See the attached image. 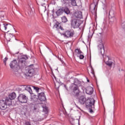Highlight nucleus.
I'll list each match as a JSON object with an SVG mask.
<instances>
[{
    "mask_svg": "<svg viewBox=\"0 0 125 125\" xmlns=\"http://www.w3.org/2000/svg\"><path fill=\"white\" fill-rule=\"evenodd\" d=\"M75 52L77 53V54L79 56L81 55V54H83V52L81 51L80 49H77L75 50Z\"/></svg>",
    "mask_w": 125,
    "mask_h": 125,
    "instance_id": "25",
    "label": "nucleus"
},
{
    "mask_svg": "<svg viewBox=\"0 0 125 125\" xmlns=\"http://www.w3.org/2000/svg\"><path fill=\"white\" fill-rule=\"evenodd\" d=\"M11 105H12V102L9 98H6L5 100L0 101V109L1 110H5L7 108V106H11Z\"/></svg>",
    "mask_w": 125,
    "mask_h": 125,
    "instance_id": "1",
    "label": "nucleus"
},
{
    "mask_svg": "<svg viewBox=\"0 0 125 125\" xmlns=\"http://www.w3.org/2000/svg\"><path fill=\"white\" fill-rule=\"evenodd\" d=\"M81 25V22L80 21L77 19H73L71 21V26L72 28L76 29V28H79Z\"/></svg>",
    "mask_w": 125,
    "mask_h": 125,
    "instance_id": "8",
    "label": "nucleus"
},
{
    "mask_svg": "<svg viewBox=\"0 0 125 125\" xmlns=\"http://www.w3.org/2000/svg\"><path fill=\"white\" fill-rule=\"evenodd\" d=\"M82 90H83V92H84V89H85V88H84V87H82Z\"/></svg>",
    "mask_w": 125,
    "mask_h": 125,
    "instance_id": "35",
    "label": "nucleus"
},
{
    "mask_svg": "<svg viewBox=\"0 0 125 125\" xmlns=\"http://www.w3.org/2000/svg\"><path fill=\"white\" fill-rule=\"evenodd\" d=\"M98 49L99 53H100V54H101L103 57H104L105 49H104V44H103V43H102V40H100L98 42Z\"/></svg>",
    "mask_w": 125,
    "mask_h": 125,
    "instance_id": "3",
    "label": "nucleus"
},
{
    "mask_svg": "<svg viewBox=\"0 0 125 125\" xmlns=\"http://www.w3.org/2000/svg\"><path fill=\"white\" fill-rule=\"evenodd\" d=\"M78 57H79L80 59H83V58H84V56H83V55H78Z\"/></svg>",
    "mask_w": 125,
    "mask_h": 125,
    "instance_id": "30",
    "label": "nucleus"
},
{
    "mask_svg": "<svg viewBox=\"0 0 125 125\" xmlns=\"http://www.w3.org/2000/svg\"><path fill=\"white\" fill-rule=\"evenodd\" d=\"M34 89H35L36 92L38 93V98L40 101H45L46 100V98L45 97V95H44V93H39L41 91V89H40L38 87L34 86Z\"/></svg>",
    "mask_w": 125,
    "mask_h": 125,
    "instance_id": "2",
    "label": "nucleus"
},
{
    "mask_svg": "<svg viewBox=\"0 0 125 125\" xmlns=\"http://www.w3.org/2000/svg\"><path fill=\"white\" fill-rule=\"evenodd\" d=\"M62 35L65 38H73V36H74V32L67 31L62 33Z\"/></svg>",
    "mask_w": 125,
    "mask_h": 125,
    "instance_id": "10",
    "label": "nucleus"
},
{
    "mask_svg": "<svg viewBox=\"0 0 125 125\" xmlns=\"http://www.w3.org/2000/svg\"><path fill=\"white\" fill-rule=\"evenodd\" d=\"M39 2L42 6V9H43L44 11L46 10V6L47 4L45 3V0H39Z\"/></svg>",
    "mask_w": 125,
    "mask_h": 125,
    "instance_id": "16",
    "label": "nucleus"
},
{
    "mask_svg": "<svg viewBox=\"0 0 125 125\" xmlns=\"http://www.w3.org/2000/svg\"><path fill=\"white\" fill-rule=\"evenodd\" d=\"M73 92L74 93L76 96H79V95H80L81 91L79 89V86H78V85H75V86H73Z\"/></svg>",
    "mask_w": 125,
    "mask_h": 125,
    "instance_id": "9",
    "label": "nucleus"
},
{
    "mask_svg": "<svg viewBox=\"0 0 125 125\" xmlns=\"http://www.w3.org/2000/svg\"><path fill=\"white\" fill-rule=\"evenodd\" d=\"M11 28H13L11 24H8L7 23H3L2 25H0V29L1 31H6V30H10Z\"/></svg>",
    "mask_w": 125,
    "mask_h": 125,
    "instance_id": "6",
    "label": "nucleus"
},
{
    "mask_svg": "<svg viewBox=\"0 0 125 125\" xmlns=\"http://www.w3.org/2000/svg\"><path fill=\"white\" fill-rule=\"evenodd\" d=\"M71 124L72 125H80V120L78 119L73 120L71 122Z\"/></svg>",
    "mask_w": 125,
    "mask_h": 125,
    "instance_id": "22",
    "label": "nucleus"
},
{
    "mask_svg": "<svg viewBox=\"0 0 125 125\" xmlns=\"http://www.w3.org/2000/svg\"><path fill=\"white\" fill-rule=\"evenodd\" d=\"M107 58L108 59H109V57H108V56H107Z\"/></svg>",
    "mask_w": 125,
    "mask_h": 125,
    "instance_id": "41",
    "label": "nucleus"
},
{
    "mask_svg": "<svg viewBox=\"0 0 125 125\" xmlns=\"http://www.w3.org/2000/svg\"><path fill=\"white\" fill-rule=\"evenodd\" d=\"M119 71H121V69H119Z\"/></svg>",
    "mask_w": 125,
    "mask_h": 125,
    "instance_id": "44",
    "label": "nucleus"
},
{
    "mask_svg": "<svg viewBox=\"0 0 125 125\" xmlns=\"http://www.w3.org/2000/svg\"><path fill=\"white\" fill-rule=\"evenodd\" d=\"M63 12L65 13L66 14H70V10H69V8L65 7L63 8Z\"/></svg>",
    "mask_w": 125,
    "mask_h": 125,
    "instance_id": "24",
    "label": "nucleus"
},
{
    "mask_svg": "<svg viewBox=\"0 0 125 125\" xmlns=\"http://www.w3.org/2000/svg\"><path fill=\"white\" fill-rule=\"evenodd\" d=\"M34 110H37V108L34 107Z\"/></svg>",
    "mask_w": 125,
    "mask_h": 125,
    "instance_id": "40",
    "label": "nucleus"
},
{
    "mask_svg": "<svg viewBox=\"0 0 125 125\" xmlns=\"http://www.w3.org/2000/svg\"><path fill=\"white\" fill-rule=\"evenodd\" d=\"M18 100L21 103H27L28 98L26 95L21 94L18 97Z\"/></svg>",
    "mask_w": 125,
    "mask_h": 125,
    "instance_id": "7",
    "label": "nucleus"
},
{
    "mask_svg": "<svg viewBox=\"0 0 125 125\" xmlns=\"http://www.w3.org/2000/svg\"><path fill=\"white\" fill-rule=\"evenodd\" d=\"M71 0V4L73 6H77V2L76 0Z\"/></svg>",
    "mask_w": 125,
    "mask_h": 125,
    "instance_id": "29",
    "label": "nucleus"
},
{
    "mask_svg": "<svg viewBox=\"0 0 125 125\" xmlns=\"http://www.w3.org/2000/svg\"><path fill=\"white\" fill-rule=\"evenodd\" d=\"M10 35H11L12 36H13V34H10Z\"/></svg>",
    "mask_w": 125,
    "mask_h": 125,
    "instance_id": "43",
    "label": "nucleus"
},
{
    "mask_svg": "<svg viewBox=\"0 0 125 125\" xmlns=\"http://www.w3.org/2000/svg\"><path fill=\"white\" fill-rule=\"evenodd\" d=\"M105 64L109 67H112V65L114 64V63L112 61L108 60V61L105 62Z\"/></svg>",
    "mask_w": 125,
    "mask_h": 125,
    "instance_id": "23",
    "label": "nucleus"
},
{
    "mask_svg": "<svg viewBox=\"0 0 125 125\" xmlns=\"http://www.w3.org/2000/svg\"><path fill=\"white\" fill-rule=\"evenodd\" d=\"M62 21L63 22V23H66V22L67 21V18H66L65 16L62 17Z\"/></svg>",
    "mask_w": 125,
    "mask_h": 125,
    "instance_id": "28",
    "label": "nucleus"
},
{
    "mask_svg": "<svg viewBox=\"0 0 125 125\" xmlns=\"http://www.w3.org/2000/svg\"><path fill=\"white\" fill-rule=\"evenodd\" d=\"M35 73V70L32 67L29 66L27 69L26 70L25 73V76L27 77H32Z\"/></svg>",
    "mask_w": 125,
    "mask_h": 125,
    "instance_id": "5",
    "label": "nucleus"
},
{
    "mask_svg": "<svg viewBox=\"0 0 125 125\" xmlns=\"http://www.w3.org/2000/svg\"><path fill=\"white\" fill-rule=\"evenodd\" d=\"M64 13L63 8L59 9L56 12V14L58 16H60L62 14Z\"/></svg>",
    "mask_w": 125,
    "mask_h": 125,
    "instance_id": "21",
    "label": "nucleus"
},
{
    "mask_svg": "<svg viewBox=\"0 0 125 125\" xmlns=\"http://www.w3.org/2000/svg\"><path fill=\"white\" fill-rule=\"evenodd\" d=\"M78 101L80 104L83 105L84 103H86V98H85V97L83 96H81L80 98H79Z\"/></svg>",
    "mask_w": 125,
    "mask_h": 125,
    "instance_id": "14",
    "label": "nucleus"
},
{
    "mask_svg": "<svg viewBox=\"0 0 125 125\" xmlns=\"http://www.w3.org/2000/svg\"><path fill=\"white\" fill-rule=\"evenodd\" d=\"M89 109H90V113H93V110H92L91 108H89Z\"/></svg>",
    "mask_w": 125,
    "mask_h": 125,
    "instance_id": "36",
    "label": "nucleus"
},
{
    "mask_svg": "<svg viewBox=\"0 0 125 125\" xmlns=\"http://www.w3.org/2000/svg\"><path fill=\"white\" fill-rule=\"evenodd\" d=\"M109 18L110 22H115L116 19L114 17V11L113 10H110L109 12Z\"/></svg>",
    "mask_w": 125,
    "mask_h": 125,
    "instance_id": "11",
    "label": "nucleus"
},
{
    "mask_svg": "<svg viewBox=\"0 0 125 125\" xmlns=\"http://www.w3.org/2000/svg\"><path fill=\"white\" fill-rule=\"evenodd\" d=\"M25 125H36V123L27 121L25 122Z\"/></svg>",
    "mask_w": 125,
    "mask_h": 125,
    "instance_id": "26",
    "label": "nucleus"
},
{
    "mask_svg": "<svg viewBox=\"0 0 125 125\" xmlns=\"http://www.w3.org/2000/svg\"><path fill=\"white\" fill-rule=\"evenodd\" d=\"M74 104L75 106H76V107H77V108H78V109H79L80 110H81V108H80V107H79V106H78V105H77V104H76V103H74Z\"/></svg>",
    "mask_w": 125,
    "mask_h": 125,
    "instance_id": "34",
    "label": "nucleus"
},
{
    "mask_svg": "<svg viewBox=\"0 0 125 125\" xmlns=\"http://www.w3.org/2000/svg\"><path fill=\"white\" fill-rule=\"evenodd\" d=\"M60 29H61V30H63V28L62 27V26H60Z\"/></svg>",
    "mask_w": 125,
    "mask_h": 125,
    "instance_id": "38",
    "label": "nucleus"
},
{
    "mask_svg": "<svg viewBox=\"0 0 125 125\" xmlns=\"http://www.w3.org/2000/svg\"><path fill=\"white\" fill-rule=\"evenodd\" d=\"M103 1L104 2H105V1H106V0H103Z\"/></svg>",
    "mask_w": 125,
    "mask_h": 125,
    "instance_id": "39",
    "label": "nucleus"
},
{
    "mask_svg": "<svg viewBox=\"0 0 125 125\" xmlns=\"http://www.w3.org/2000/svg\"><path fill=\"white\" fill-rule=\"evenodd\" d=\"M90 9L91 10V12L92 14H94V13H96V5L94 3H92L90 5Z\"/></svg>",
    "mask_w": 125,
    "mask_h": 125,
    "instance_id": "17",
    "label": "nucleus"
},
{
    "mask_svg": "<svg viewBox=\"0 0 125 125\" xmlns=\"http://www.w3.org/2000/svg\"><path fill=\"white\" fill-rule=\"evenodd\" d=\"M21 88L24 89L25 90H27L31 95H33V91H32V88H31V86L30 85H23L21 86Z\"/></svg>",
    "mask_w": 125,
    "mask_h": 125,
    "instance_id": "13",
    "label": "nucleus"
},
{
    "mask_svg": "<svg viewBox=\"0 0 125 125\" xmlns=\"http://www.w3.org/2000/svg\"><path fill=\"white\" fill-rule=\"evenodd\" d=\"M91 74L93 75V76L94 77L95 75L94 74V70H93V68H91Z\"/></svg>",
    "mask_w": 125,
    "mask_h": 125,
    "instance_id": "33",
    "label": "nucleus"
},
{
    "mask_svg": "<svg viewBox=\"0 0 125 125\" xmlns=\"http://www.w3.org/2000/svg\"><path fill=\"white\" fill-rule=\"evenodd\" d=\"M9 66L11 69H15V68H17V67H18V62H17V61L15 60L11 62Z\"/></svg>",
    "mask_w": 125,
    "mask_h": 125,
    "instance_id": "12",
    "label": "nucleus"
},
{
    "mask_svg": "<svg viewBox=\"0 0 125 125\" xmlns=\"http://www.w3.org/2000/svg\"><path fill=\"white\" fill-rule=\"evenodd\" d=\"M85 92L89 95H91L93 93V88L91 86H88L85 89Z\"/></svg>",
    "mask_w": 125,
    "mask_h": 125,
    "instance_id": "15",
    "label": "nucleus"
},
{
    "mask_svg": "<svg viewBox=\"0 0 125 125\" xmlns=\"http://www.w3.org/2000/svg\"><path fill=\"white\" fill-rule=\"evenodd\" d=\"M9 98V99H10L11 101L12 102V100H13V99H15V98H16V94L15 92H13L9 95L8 98Z\"/></svg>",
    "mask_w": 125,
    "mask_h": 125,
    "instance_id": "19",
    "label": "nucleus"
},
{
    "mask_svg": "<svg viewBox=\"0 0 125 125\" xmlns=\"http://www.w3.org/2000/svg\"><path fill=\"white\" fill-rule=\"evenodd\" d=\"M59 60L62 62V63H63V61L61 60V59L59 58Z\"/></svg>",
    "mask_w": 125,
    "mask_h": 125,
    "instance_id": "37",
    "label": "nucleus"
},
{
    "mask_svg": "<svg viewBox=\"0 0 125 125\" xmlns=\"http://www.w3.org/2000/svg\"><path fill=\"white\" fill-rule=\"evenodd\" d=\"M95 102V100L94 99L90 98L86 100V107L88 109H92V108H94V103Z\"/></svg>",
    "mask_w": 125,
    "mask_h": 125,
    "instance_id": "4",
    "label": "nucleus"
},
{
    "mask_svg": "<svg viewBox=\"0 0 125 125\" xmlns=\"http://www.w3.org/2000/svg\"><path fill=\"white\" fill-rule=\"evenodd\" d=\"M87 82H89V80H87Z\"/></svg>",
    "mask_w": 125,
    "mask_h": 125,
    "instance_id": "42",
    "label": "nucleus"
},
{
    "mask_svg": "<svg viewBox=\"0 0 125 125\" xmlns=\"http://www.w3.org/2000/svg\"><path fill=\"white\" fill-rule=\"evenodd\" d=\"M74 15L76 18H80V19L83 18V14L81 11H77L75 12Z\"/></svg>",
    "mask_w": 125,
    "mask_h": 125,
    "instance_id": "18",
    "label": "nucleus"
},
{
    "mask_svg": "<svg viewBox=\"0 0 125 125\" xmlns=\"http://www.w3.org/2000/svg\"><path fill=\"white\" fill-rule=\"evenodd\" d=\"M27 59H28V57H27V56H21L20 61V62H21V63H25V62L26 61V60H27Z\"/></svg>",
    "mask_w": 125,
    "mask_h": 125,
    "instance_id": "20",
    "label": "nucleus"
},
{
    "mask_svg": "<svg viewBox=\"0 0 125 125\" xmlns=\"http://www.w3.org/2000/svg\"><path fill=\"white\" fill-rule=\"evenodd\" d=\"M4 15H5V12L4 11L0 12V18H4Z\"/></svg>",
    "mask_w": 125,
    "mask_h": 125,
    "instance_id": "27",
    "label": "nucleus"
},
{
    "mask_svg": "<svg viewBox=\"0 0 125 125\" xmlns=\"http://www.w3.org/2000/svg\"><path fill=\"white\" fill-rule=\"evenodd\" d=\"M8 59L7 58H5V59H3V63L5 64V65H6V61H7V60Z\"/></svg>",
    "mask_w": 125,
    "mask_h": 125,
    "instance_id": "32",
    "label": "nucleus"
},
{
    "mask_svg": "<svg viewBox=\"0 0 125 125\" xmlns=\"http://www.w3.org/2000/svg\"><path fill=\"white\" fill-rule=\"evenodd\" d=\"M43 112L45 114H47V108L46 107L43 108Z\"/></svg>",
    "mask_w": 125,
    "mask_h": 125,
    "instance_id": "31",
    "label": "nucleus"
}]
</instances>
